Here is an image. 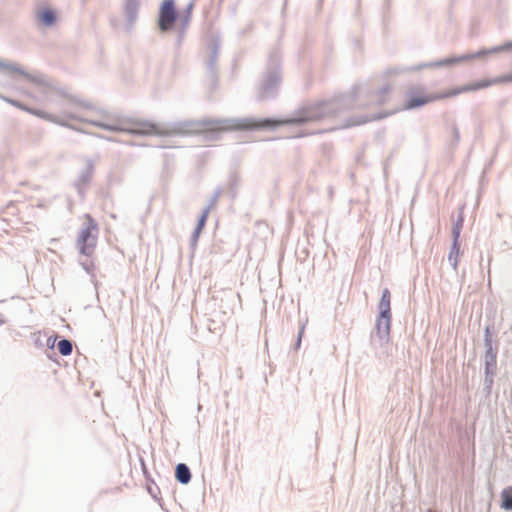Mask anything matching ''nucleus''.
Masks as SVG:
<instances>
[{
    "label": "nucleus",
    "instance_id": "12",
    "mask_svg": "<svg viewBox=\"0 0 512 512\" xmlns=\"http://www.w3.org/2000/svg\"><path fill=\"white\" fill-rule=\"evenodd\" d=\"M501 507L505 510H512V488L508 487L501 492Z\"/></svg>",
    "mask_w": 512,
    "mask_h": 512
},
{
    "label": "nucleus",
    "instance_id": "5",
    "mask_svg": "<svg viewBox=\"0 0 512 512\" xmlns=\"http://www.w3.org/2000/svg\"><path fill=\"white\" fill-rule=\"evenodd\" d=\"M511 48H512V43H506V44L495 46V47H492L489 49H481V50L477 51L476 53L466 54V55L452 57V58H446V59L437 61L435 63L427 64L426 67L432 68V67L449 66V65L462 63V62L477 59V58H484L489 55L505 52V51L510 50Z\"/></svg>",
    "mask_w": 512,
    "mask_h": 512
},
{
    "label": "nucleus",
    "instance_id": "9",
    "mask_svg": "<svg viewBox=\"0 0 512 512\" xmlns=\"http://www.w3.org/2000/svg\"><path fill=\"white\" fill-rule=\"evenodd\" d=\"M391 294L388 289H384L382 293V297L378 304L379 315H391Z\"/></svg>",
    "mask_w": 512,
    "mask_h": 512
},
{
    "label": "nucleus",
    "instance_id": "13",
    "mask_svg": "<svg viewBox=\"0 0 512 512\" xmlns=\"http://www.w3.org/2000/svg\"><path fill=\"white\" fill-rule=\"evenodd\" d=\"M460 258V246L459 243H456V241H453L451 251L448 256L449 262L452 264L453 268L456 269L459 263Z\"/></svg>",
    "mask_w": 512,
    "mask_h": 512
},
{
    "label": "nucleus",
    "instance_id": "8",
    "mask_svg": "<svg viewBox=\"0 0 512 512\" xmlns=\"http://www.w3.org/2000/svg\"><path fill=\"white\" fill-rule=\"evenodd\" d=\"M391 91H392L391 85H385L384 87L378 89L372 95V102L379 106L387 103L390 99Z\"/></svg>",
    "mask_w": 512,
    "mask_h": 512
},
{
    "label": "nucleus",
    "instance_id": "18",
    "mask_svg": "<svg viewBox=\"0 0 512 512\" xmlns=\"http://www.w3.org/2000/svg\"><path fill=\"white\" fill-rule=\"evenodd\" d=\"M461 227H462V220H460L454 227L453 229V241H456V243H458V239H459V236H460V230H461Z\"/></svg>",
    "mask_w": 512,
    "mask_h": 512
},
{
    "label": "nucleus",
    "instance_id": "10",
    "mask_svg": "<svg viewBox=\"0 0 512 512\" xmlns=\"http://www.w3.org/2000/svg\"><path fill=\"white\" fill-rule=\"evenodd\" d=\"M376 328L379 334L388 336L391 328V315H379Z\"/></svg>",
    "mask_w": 512,
    "mask_h": 512
},
{
    "label": "nucleus",
    "instance_id": "11",
    "mask_svg": "<svg viewBox=\"0 0 512 512\" xmlns=\"http://www.w3.org/2000/svg\"><path fill=\"white\" fill-rule=\"evenodd\" d=\"M176 479L183 484H187L191 479V473L189 468L183 464L180 463L176 467Z\"/></svg>",
    "mask_w": 512,
    "mask_h": 512
},
{
    "label": "nucleus",
    "instance_id": "2",
    "mask_svg": "<svg viewBox=\"0 0 512 512\" xmlns=\"http://www.w3.org/2000/svg\"><path fill=\"white\" fill-rule=\"evenodd\" d=\"M292 120H271L246 118L240 120L205 119L189 121L182 125L184 134H204L210 132H225L231 130H255L292 123Z\"/></svg>",
    "mask_w": 512,
    "mask_h": 512
},
{
    "label": "nucleus",
    "instance_id": "14",
    "mask_svg": "<svg viewBox=\"0 0 512 512\" xmlns=\"http://www.w3.org/2000/svg\"><path fill=\"white\" fill-rule=\"evenodd\" d=\"M208 214H209V210L206 209L202 213V215H201V217H200V219L198 221L197 227H196V229L194 231V239H195V241L198 239L201 231L203 230V228H204V226L206 224V221H207V218H208Z\"/></svg>",
    "mask_w": 512,
    "mask_h": 512
},
{
    "label": "nucleus",
    "instance_id": "3",
    "mask_svg": "<svg viewBox=\"0 0 512 512\" xmlns=\"http://www.w3.org/2000/svg\"><path fill=\"white\" fill-rule=\"evenodd\" d=\"M512 81V75L501 76L494 79H485L475 83L455 87L453 89L446 90L444 92L439 93H428L422 87L413 88L407 95V98L403 104V110H411L431 102L452 98L459 94L477 91L480 89L487 88L489 86L506 83Z\"/></svg>",
    "mask_w": 512,
    "mask_h": 512
},
{
    "label": "nucleus",
    "instance_id": "17",
    "mask_svg": "<svg viewBox=\"0 0 512 512\" xmlns=\"http://www.w3.org/2000/svg\"><path fill=\"white\" fill-rule=\"evenodd\" d=\"M137 9H138V3L134 0L129 1L126 5V11L131 16H134L136 14Z\"/></svg>",
    "mask_w": 512,
    "mask_h": 512
},
{
    "label": "nucleus",
    "instance_id": "16",
    "mask_svg": "<svg viewBox=\"0 0 512 512\" xmlns=\"http://www.w3.org/2000/svg\"><path fill=\"white\" fill-rule=\"evenodd\" d=\"M9 103H11L12 105L22 109V110H25V111H28L36 116H39V117H42V118H47V119H50V117H48L46 114H44L43 112L41 111H37V110H33V109H30V108H27L26 106H24L23 104L15 101V100H7Z\"/></svg>",
    "mask_w": 512,
    "mask_h": 512
},
{
    "label": "nucleus",
    "instance_id": "7",
    "mask_svg": "<svg viewBox=\"0 0 512 512\" xmlns=\"http://www.w3.org/2000/svg\"><path fill=\"white\" fill-rule=\"evenodd\" d=\"M37 19L44 26H52L57 20L56 12L51 8L40 9L37 12Z\"/></svg>",
    "mask_w": 512,
    "mask_h": 512
},
{
    "label": "nucleus",
    "instance_id": "4",
    "mask_svg": "<svg viewBox=\"0 0 512 512\" xmlns=\"http://www.w3.org/2000/svg\"><path fill=\"white\" fill-rule=\"evenodd\" d=\"M98 224L90 214L84 216V227L77 237V248L79 252L91 257L96 249L98 241Z\"/></svg>",
    "mask_w": 512,
    "mask_h": 512
},
{
    "label": "nucleus",
    "instance_id": "20",
    "mask_svg": "<svg viewBox=\"0 0 512 512\" xmlns=\"http://www.w3.org/2000/svg\"><path fill=\"white\" fill-rule=\"evenodd\" d=\"M188 21H189V19L186 17V18L184 19V26H186V25H187Z\"/></svg>",
    "mask_w": 512,
    "mask_h": 512
},
{
    "label": "nucleus",
    "instance_id": "15",
    "mask_svg": "<svg viewBox=\"0 0 512 512\" xmlns=\"http://www.w3.org/2000/svg\"><path fill=\"white\" fill-rule=\"evenodd\" d=\"M58 350L61 355L67 356L72 353V344L69 340L63 339L58 342Z\"/></svg>",
    "mask_w": 512,
    "mask_h": 512
},
{
    "label": "nucleus",
    "instance_id": "6",
    "mask_svg": "<svg viewBox=\"0 0 512 512\" xmlns=\"http://www.w3.org/2000/svg\"><path fill=\"white\" fill-rule=\"evenodd\" d=\"M178 19L174 0H163L159 7L158 27L161 32L172 30Z\"/></svg>",
    "mask_w": 512,
    "mask_h": 512
},
{
    "label": "nucleus",
    "instance_id": "1",
    "mask_svg": "<svg viewBox=\"0 0 512 512\" xmlns=\"http://www.w3.org/2000/svg\"><path fill=\"white\" fill-rule=\"evenodd\" d=\"M91 110L92 106L87 103L69 100L65 105L64 114L70 120L90 123L96 127L114 132H126L142 136H162L167 134L160 125L148 120L107 119L100 121L89 117L88 114Z\"/></svg>",
    "mask_w": 512,
    "mask_h": 512
},
{
    "label": "nucleus",
    "instance_id": "19",
    "mask_svg": "<svg viewBox=\"0 0 512 512\" xmlns=\"http://www.w3.org/2000/svg\"><path fill=\"white\" fill-rule=\"evenodd\" d=\"M373 118H364L362 120H359V121H355L353 122L352 124H350L349 126H352V125H360V124H364L370 120H372Z\"/></svg>",
    "mask_w": 512,
    "mask_h": 512
}]
</instances>
